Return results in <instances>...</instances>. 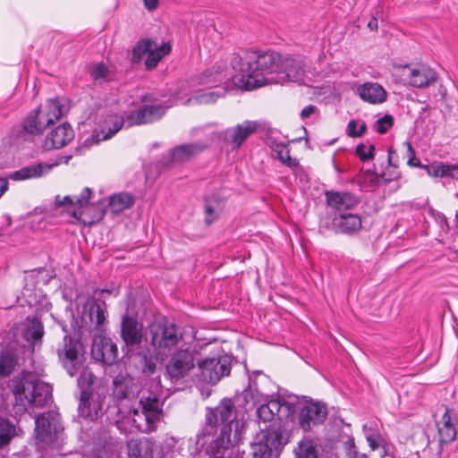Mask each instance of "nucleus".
Listing matches in <instances>:
<instances>
[{
  "mask_svg": "<svg viewBox=\"0 0 458 458\" xmlns=\"http://www.w3.org/2000/svg\"><path fill=\"white\" fill-rule=\"evenodd\" d=\"M281 61L282 55L274 51L246 50L242 55L233 53L230 64L238 72L233 76V83L245 90L276 84Z\"/></svg>",
  "mask_w": 458,
  "mask_h": 458,
  "instance_id": "f257e3e1",
  "label": "nucleus"
},
{
  "mask_svg": "<svg viewBox=\"0 0 458 458\" xmlns=\"http://www.w3.org/2000/svg\"><path fill=\"white\" fill-rule=\"evenodd\" d=\"M10 387L16 404L24 409L43 407L52 401V386L30 372L21 371L12 379Z\"/></svg>",
  "mask_w": 458,
  "mask_h": 458,
  "instance_id": "f03ea898",
  "label": "nucleus"
},
{
  "mask_svg": "<svg viewBox=\"0 0 458 458\" xmlns=\"http://www.w3.org/2000/svg\"><path fill=\"white\" fill-rule=\"evenodd\" d=\"M234 405L231 399H224L215 408L209 410L207 414L206 420L209 425H216L218 421L225 423L221 428L219 437L214 440L208 448L215 454H220L221 452L227 451L228 449L234 447L242 440V429L238 427V422L234 424L232 420Z\"/></svg>",
  "mask_w": 458,
  "mask_h": 458,
  "instance_id": "7ed1b4c3",
  "label": "nucleus"
},
{
  "mask_svg": "<svg viewBox=\"0 0 458 458\" xmlns=\"http://www.w3.org/2000/svg\"><path fill=\"white\" fill-rule=\"evenodd\" d=\"M66 112L60 98L47 100L45 106L30 111L23 119L22 131L30 135L42 134L50 124L58 121Z\"/></svg>",
  "mask_w": 458,
  "mask_h": 458,
  "instance_id": "20e7f679",
  "label": "nucleus"
},
{
  "mask_svg": "<svg viewBox=\"0 0 458 458\" xmlns=\"http://www.w3.org/2000/svg\"><path fill=\"white\" fill-rule=\"evenodd\" d=\"M94 378V375L88 370L81 372L78 378V385L83 388L81 392L78 411L80 416L91 420H97L102 413L105 399L104 396L89 389L88 386L93 383Z\"/></svg>",
  "mask_w": 458,
  "mask_h": 458,
  "instance_id": "39448f33",
  "label": "nucleus"
},
{
  "mask_svg": "<svg viewBox=\"0 0 458 458\" xmlns=\"http://www.w3.org/2000/svg\"><path fill=\"white\" fill-rule=\"evenodd\" d=\"M289 441V433L280 428L259 432L250 445L253 458H271Z\"/></svg>",
  "mask_w": 458,
  "mask_h": 458,
  "instance_id": "423d86ee",
  "label": "nucleus"
},
{
  "mask_svg": "<svg viewBox=\"0 0 458 458\" xmlns=\"http://www.w3.org/2000/svg\"><path fill=\"white\" fill-rule=\"evenodd\" d=\"M199 352L191 346H184L176 350L165 364V375L172 382L188 377L195 368Z\"/></svg>",
  "mask_w": 458,
  "mask_h": 458,
  "instance_id": "0eeeda50",
  "label": "nucleus"
},
{
  "mask_svg": "<svg viewBox=\"0 0 458 458\" xmlns=\"http://www.w3.org/2000/svg\"><path fill=\"white\" fill-rule=\"evenodd\" d=\"M150 344L158 351L170 350L182 340V332L165 318L153 321L149 326Z\"/></svg>",
  "mask_w": 458,
  "mask_h": 458,
  "instance_id": "6e6552de",
  "label": "nucleus"
},
{
  "mask_svg": "<svg viewBox=\"0 0 458 458\" xmlns=\"http://www.w3.org/2000/svg\"><path fill=\"white\" fill-rule=\"evenodd\" d=\"M140 411L139 409H132L134 415L144 417V421L133 418V425L140 431L144 433H151L157 430V422H158L163 416V410L158 397L155 395L142 396L140 399Z\"/></svg>",
  "mask_w": 458,
  "mask_h": 458,
  "instance_id": "1a4fd4ad",
  "label": "nucleus"
},
{
  "mask_svg": "<svg viewBox=\"0 0 458 458\" xmlns=\"http://www.w3.org/2000/svg\"><path fill=\"white\" fill-rule=\"evenodd\" d=\"M84 353L83 344L71 335H65L63 344L57 348L58 358L71 377L75 376L82 368Z\"/></svg>",
  "mask_w": 458,
  "mask_h": 458,
  "instance_id": "9d476101",
  "label": "nucleus"
},
{
  "mask_svg": "<svg viewBox=\"0 0 458 458\" xmlns=\"http://www.w3.org/2000/svg\"><path fill=\"white\" fill-rule=\"evenodd\" d=\"M232 359L228 355H221L217 358H207L203 360L198 359V377L199 380L215 385L223 377L228 376L231 371Z\"/></svg>",
  "mask_w": 458,
  "mask_h": 458,
  "instance_id": "9b49d317",
  "label": "nucleus"
},
{
  "mask_svg": "<svg viewBox=\"0 0 458 458\" xmlns=\"http://www.w3.org/2000/svg\"><path fill=\"white\" fill-rule=\"evenodd\" d=\"M171 52V46L168 43H163L157 46V42L144 38L140 40L133 47V59L139 62L143 55H147L145 66L148 70L157 67L161 59Z\"/></svg>",
  "mask_w": 458,
  "mask_h": 458,
  "instance_id": "f8f14e48",
  "label": "nucleus"
},
{
  "mask_svg": "<svg viewBox=\"0 0 458 458\" xmlns=\"http://www.w3.org/2000/svg\"><path fill=\"white\" fill-rule=\"evenodd\" d=\"M91 355L97 361L112 365L118 360V348L109 337L98 335L93 338Z\"/></svg>",
  "mask_w": 458,
  "mask_h": 458,
  "instance_id": "ddd939ff",
  "label": "nucleus"
},
{
  "mask_svg": "<svg viewBox=\"0 0 458 458\" xmlns=\"http://www.w3.org/2000/svg\"><path fill=\"white\" fill-rule=\"evenodd\" d=\"M327 416L325 404L320 403H306L301 409L299 424L303 430H310L313 426L324 422Z\"/></svg>",
  "mask_w": 458,
  "mask_h": 458,
  "instance_id": "4468645a",
  "label": "nucleus"
},
{
  "mask_svg": "<svg viewBox=\"0 0 458 458\" xmlns=\"http://www.w3.org/2000/svg\"><path fill=\"white\" fill-rule=\"evenodd\" d=\"M113 394L117 399H132L140 392L138 380L127 373H120L113 379Z\"/></svg>",
  "mask_w": 458,
  "mask_h": 458,
  "instance_id": "2eb2a0df",
  "label": "nucleus"
},
{
  "mask_svg": "<svg viewBox=\"0 0 458 458\" xmlns=\"http://www.w3.org/2000/svg\"><path fill=\"white\" fill-rule=\"evenodd\" d=\"M304 73L302 61L290 55L282 56L278 71L277 83L283 84L287 81H298L302 79Z\"/></svg>",
  "mask_w": 458,
  "mask_h": 458,
  "instance_id": "dca6fc26",
  "label": "nucleus"
},
{
  "mask_svg": "<svg viewBox=\"0 0 458 458\" xmlns=\"http://www.w3.org/2000/svg\"><path fill=\"white\" fill-rule=\"evenodd\" d=\"M35 423L37 438L42 442H51L63 429L58 420L50 413H43L38 416Z\"/></svg>",
  "mask_w": 458,
  "mask_h": 458,
  "instance_id": "f3484780",
  "label": "nucleus"
},
{
  "mask_svg": "<svg viewBox=\"0 0 458 458\" xmlns=\"http://www.w3.org/2000/svg\"><path fill=\"white\" fill-rule=\"evenodd\" d=\"M259 124L256 121H244L234 127L228 128L225 131V140L230 143L233 148H238L256 131Z\"/></svg>",
  "mask_w": 458,
  "mask_h": 458,
  "instance_id": "a211bd4d",
  "label": "nucleus"
},
{
  "mask_svg": "<svg viewBox=\"0 0 458 458\" xmlns=\"http://www.w3.org/2000/svg\"><path fill=\"white\" fill-rule=\"evenodd\" d=\"M325 195L327 206L335 211V214L348 212L360 202L359 199L350 192L327 191Z\"/></svg>",
  "mask_w": 458,
  "mask_h": 458,
  "instance_id": "6ab92c4d",
  "label": "nucleus"
},
{
  "mask_svg": "<svg viewBox=\"0 0 458 458\" xmlns=\"http://www.w3.org/2000/svg\"><path fill=\"white\" fill-rule=\"evenodd\" d=\"M74 137L70 124L64 123L53 129L46 137L44 148L47 150L60 148L68 144Z\"/></svg>",
  "mask_w": 458,
  "mask_h": 458,
  "instance_id": "aec40b11",
  "label": "nucleus"
},
{
  "mask_svg": "<svg viewBox=\"0 0 458 458\" xmlns=\"http://www.w3.org/2000/svg\"><path fill=\"white\" fill-rule=\"evenodd\" d=\"M332 227L336 233L352 234L361 229V218L350 212L335 214L332 218Z\"/></svg>",
  "mask_w": 458,
  "mask_h": 458,
  "instance_id": "412c9836",
  "label": "nucleus"
},
{
  "mask_svg": "<svg viewBox=\"0 0 458 458\" xmlns=\"http://www.w3.org/2000/svg\"><path fill=\"white\" fill-rule=\"evenodd\" d=\"M121 335L126 345H136L142 340V326L127 313L122 318Z\"/></svg>",
  "mask_w": 458,
  "mask_h": 458,
  "instance_id": "4be33fe9",
  "label": "nucleus"
},
{
  "mask_svg": "<svg viewBox=\"0 0 458 458\" xmlns=\"http://www.w3.org/2000/svg\"><path fill=\"white\" fill-rule=\"evenodd\" d=\"M44 335V327L40 320L34 318L32 319L28 318V322L24 327L22 336L26 342L23 347L26 352L32 353L34 352L35 345L38 343H41Z\"/></svg>",
  "mask_w": 458,
  "mask_h": 458,
  "instance_id": "5701e85b",
  "label": "nucleus"
},
{
  "mask_svg": "<svg viewBox=\"0 0 458 458\" xmlns=\"http://www.w3.org/2000/svg\"><path fill=\"white\" fill-rule=\"evenodd\" d=\"M155 442L148 437H142L131 438L127 442L129 458H152Z\"/></svg>",
  "mask_w": 458,
  "mask_h": 458,
  "instance_id": "b1692460",
  "label": "nucleus"
},
{
  "mask_svg": "<svg viewBox=\"0 0 458 458\" xmlns=\"http://www.w3.org/2000/svg\"><path fill=\"white\" fill-rule=\"evenodd\" d=\"M437 80V72L427 65L411 69L409 83L415 88H427Z\"/></svg>",
  "mask_w": 458,
  "mask_h": 458,
  "instance_id": "393cba45",
  "label": "nucleus"
},
{
  "mask_svg": "<svg viewBox=\"0 0 458 458\" xmlns=\"http://www.w3.org/2000/svg\"><path fill=\"white\" fill-rule=\"evenodd\" d=\"M445 412L442 416L440 424H437L439 440L441 443L449 444L453 442L457 435L456 428L454 425V411L444 405Z\"/></svg>",
  "mask_w": 458,
  "mask_h": 458,
  "instance_id": "a878e982",
  "label": "nucleus"
},
{
  "mask_svg": "<svg viewBox=\"0 0 458 458\" xmlns=\"http://www.w3.org/2000/svg\"><path fill=\"white\" fill-rule=\"evenodd\" d=\"M360 98L370 104H381L386 100V91L377 82H365L358 87Z\"/></svg>",
  "mask_w": 458,
  "mask_h": 458,
  "instance_id": "bb28decb",
  "label": "nucleus"
},
{
  "mask_svg": "<svg viewBox=\"0 0 458 458\" xmlns=\"http://www.w3.org/2000/svg\"><path fill=\"white\" fill-rule=\"evenodd\" d=\"M206 148V146L200 143H189L174 147L171 149V160L174 163H183L189 161L191 157L199 154Z\"/></svg>",
  "mask_w": 458,
  "mask_h": 458,
  "instance_id": "cd10ccee",
  "label": "nucleus"
},
{
  "mask_svg": "<svg viewBox=\"0 0 458 458\" xmlns=\"http://www.w3.org/2000/svg\"><path fill=\"white\" fill-rule=\"evenodd\" d=\"M123 124V118L118 114H109L106 117L104 125L99 132H95V141L106 140L112 138L120 131Z\"/></svg>",
  "mask_w": 458,
  "mask_h": 458,
  "instance_id": "c85d7f7f",
  "label": "nucleus"
},
{
  "mask_svg": "<svg viewBox=\"0 0 458 458\" xmlns=\"http://www.w3.org/2000/svg\"><path fill=\"white\" fill-rule=\"evenodd\" d=\"M89 317L92 325H94V328L98 332H103L105 330V325L106 324V305L104 301L98 302L93 301L89 303Z\"/></svg>",
  "mask_w": 458,
  "mask_h": 458,
  "instance_id": "c756f323",
  "label": "nucleus"
},
{
  "mask_svg": "<svg viewBox=\"0 0 458 458\" xmlns=\"http://www.w3.org/2000/svg\"><path fill=\"white\" fill-rule=\"evenodd\" d=\"M91 195V190L89 188H85L83 191L81 192V195L80 198L76 199V204L79 205L80 208H82L81 210H73L72 211V216L80 219L83 222L85 225H92L96 223L97 221H99L103 218L105 215V211L101 210L98 212V214L96 216L95 219L88 220L86 218H82L81 216L85 215L86 210L89 209V208L85 207L90 198Z\"/></svg>",
  "mask_w": 458,
  "mask_h": 458,
  "instance_id": "7c9ffc66",
  "label": "nucleus"
},
{
  "mask_svg": "<svg viewBox=\"0 0 458 458\" xmlns=\"http://www.w3.org/2000/svg\"><path fill=\"white\" fill-rule=\"evenodd\" d=\"M225 94V88H220L216 90H209L203 91L200 90L197 92L194 96L189 98L186 101V104H198V105H207L213 104L216 102V100Z\"/></svg>",
  "mask_w": 458,
  "mask_h": 458,
  "instance_id": "2f4dec72",
  "label": "nucleus"
},
{
  "mask_svg": "<svg viewBox=\"0 0 458 458\" xmlns=\"http://www.w3.org/2000/svg\"><path fill=\"white\" fill-rule=\"evenodd\" d=\"M296 458H318V448L311 438H302L294 448Z\"/></svg>",
  "mask_w": 458,
  "mask_h": 458,
  "instance_id": "473e14b6",
  "label": "nucleus"
},
{
  "mask_svg": "<svg viewBox=\"0 0 458 458\" xmlns=\"http://www.w3.org/2000/svg\"><path fill=\"white\" fill-rule=\"evenodd\" d=\"M134 204V197L126 192L114 194L109 198V207L113 213H120Z\"/></svg>",
  "mask_w": 458,
  "mask_h": 458,
  "instance_id": "72a5a7b5",
  "label": "nucleus"
},
{
  "mask_svg": "<svg viewBox=\"0 0 458 458\" xmlns=\"http://www.w3.org/2000/svg\"><path fill=\"white\" fill-rule=\"evenodd\" d=\"M127 123L130 126L152 123L147 105L131 112L127 116Z\"/></svg>",
  "mask_w": 458,
  "mask_h": 458,
  "instance_id": "f704fd0d",
  "label": "nucleus"
},
{
  "mask_svg": "<svg viewBox=\"0 0 458 458\" xmlns=\"http://www.w3.org/2000/svg\"><path fill=\"white\" fill-rule=\"evenodd\" d=\"M43 174V166L37 164L30 166H25L13 173L10 177L13 180H27L30 178L40 177Z\"/></svg>",
  "mask_w": 458,
  "mask_h": 458,
  "instance_id": "c9c22d12",
  "label": "nucleus"
},
{
  "mask_svg": "<svg viewBox=\"0 0 458 458\" xmlns=\"http://www.w3.org/2000/svg\"><path fill=\"white\" fill-rule=\"evenodd\" d=\"M276 411H278L276 401V399H272L258 407L257 416L263 421L268 422L276 418Z\"/></svg>",
  "mask_w": 458,
  "mask_h": 458,
  "instance_id": "e433bc0d",
  "label": "nucleus"
},
{
  "mask_svg": "<svg viewBox=\"0 0 458 458\" xmlns=\"http://www.w3.org/2000/svg\"><path fill=\"white\" fill-rule=\"evenodd\" d=\"M15 434V426L8 420L0 418V448L7 445Z\"/></svg>",
  "mask_w": 458,
  "mask_h": 458,
  "instance_id": "4c0bfd02",
  "label": "nucleus"
},
{
  "mask_svg": "<svg viewBox=\"0 0 458 458\" xmlns=\"http://www.w3.org/2000/svg\"><path fill=\"white\" fill-rule=\"evenodd\" d=\"M17 364L15 356L10 352H4L0 355V376L7 377L14 369Z\"/></svg>",
  "mask_w": 458,
  "mask_h": 458,
  "instance_id": "58836bf2",
  "label": "nucleus"
},
{
  "mask_svg": "<svg viewBox=\"0 0 458 458\" xmlns=\"http://www.w3.org/2000/svg\"><path fill=\"white\" fill-rule=\"evenodd\" d=\"M274 151L276 154V157L285 165L289 167H295L298 165V161L295 158H292L290 151L284 144H276Z\"/></svg>",
  "mask_w": 458,
  "mask_h": 458,
  "instance_id": "ea45409f",
  "label": "nucleus"
},
{
  "mask_svg": "<svg viewBox=\"0 0 458 458\" xmlns=\"http://www.w3.org/2000/svg\"><path fill=\"white\" fill-rule=\"evenodd\" d=\"M278 411L276 412V419L279 420H287L293 416L295 412V405L285 400L276 399Z\"/></svg>",
  "mask_w": 458,
  "mask_h": 458,
  "instance_id": "a19ab883",
  "label": "nucleus"
},
{
  "mask_svg": "<svg viewBox=\"0 0 458 458\" xmlns=\"http://www.w3.org/2000/svg\"><path fill=\"white\" fill-rule=\"evenodd\" d=\"M421 168L425 169L429 176L433 177H445L446 170L445 165L442 163H433L428 165H422Z\"/></svg>",
  "mask_w": 458,
  "mask_h": 458,
  "instance_id": "79ce46f5",
  "label": "nucleus"
},
{
  "mask_svg": "<svg viewBox=\"0 0 458 458\" xmlns=\"http://www.w3.org/2000/svg\"><path fill=\"white\" fill-rule=\"evenodd\" d=\"M108 72L107 66L102 63L94 64L89 68L90 76L95 81L106 79L108 75Z\"/></svg>",
  "mask_w": 458,
  "mask_h": 458,
  "instance_id": "37998d69",
  "label": "nucleus"
},
{
  "mask_svg": "<svg viewBox=\"0 0 458 458\" xmlns=\"http://www.w3.org/2000/svg\"><path fill=\"white\" fill-rule=\"evenodd\" d=\"M394 125V118L391 114H385L377 120L376 131L380 133H386Z\"/></svg>",
  "mask_w": 458,
  "mask_h": 458,
  "instance_id": "c03bdc74",
  "label": "nucleus"
},
{
  "mask_svg": "<svg viewBox=\"0 0 458 458\" xmlns=\"http://www.w3.org/2000/svg\"><path fill=\"white\" fill-rule=\"evenodd\" d=\"M367 174L371 176L370 182L372 185H377L378 183L379 177L383 178L386 182H391L399 177V174L396 171H393L389 173V174H387L386 172H383L378 175L377 174L370 173L369 171H368Z\"/></svg>",
  "mask_w": 458,
  "mask_h": 458,
  "instance_id": "a18cd8bd",
  "label": "nucleus"
},
{
  "mask_svg": "<svg viewBox=\"0 0 458 458\" xmlns=\"http://www.w3.org/2000/svg\"><path fill=\"white\" fill-rule=\"evenodd\" d=\"M152 123L159 120L166 112L168 106L164 105H147Z\"/></svg>",
  "mask_w": 458,
  "mask_h": 458,
  "instance_id": "49530a36",
  "label": "nucleus"
},
{
  "mask_svg": "<svg viewBox=\"0 0 458 458\" xmlns=\"http://www.w3.org/2000/svg\"><path fill=\"white\" fill-rule=\"evenodd\" d=\"M344 445L348 458H368L366 454L358 452L353 438L348 439Z\"/></svg>",
  "mask_w": 458,
  "mask_h": 458,
  "instance_id": "de8ad7c7",
  "label": "nucleus"
},
{
  "mask_svg": "<svg viewBox=\"0 0 458 458\" xmlns=\"http://www.w3.org/2000/svg\"><path fill=\"white\" fill-rule=\"evenodd\" d=\"M366 439L372 451L377 450L384 443L383 438L378 434H368L366 433Z\"/></svg>",
  "mask_w": 458,
  "mask_h": 458,
  "instance_id": "09e8293b",
  "label": "nucleus"
},
{
  "mask_svg": "<svg viewBox=\"0 0 458 458\" xmlns=\"http://www.w3.org/2000/svg\"><path fill=\"white\" fill-rule=\"evenodd\" d=\"M157 370V363L147 356L143 357L142 372L146 375H153Z\"/></svg>",
  "mask_w": 458,
  "mask_h": 458,
  "instance_id": "8fccbe9b",
  "label": "nucleus"
},
{
  "mask_svg": "<svg viewBox=\"0 0 458 458\" xmlns=\"http://www.w3.org/2000/svg\"><path fill=\"white\" fill-rule=\"evenodd\" d=\"M358 125V123L357 121L355 120H351L349 123H348V125H347V133L350 137H352V138H356L358 137V131L356 130V127Z\"/></svg>",
  "mask_w": 458,
  "mask_h": 458,
  "instance_id": "3c124183",
  "label": "nucleus"
},
{
  "mask_svg": "<svg viewBox=\"0 0 458 458\" xmlns=\"http://www.w3.org/2000/svg\"><path fill=\"white\" fill-rule=\"evenodd\" d=\"M445 168H447L445 176L458 180V165H445Z\"/></svg>",
  "mask_w": 458,
  "mask_h": 458,
  "instance_id": "603ef678",
  "label": "nucleus"
},
{
  "mask_svg": "<svg viewBox=\"0 0 458 458\" xmlns=\"http://www.w3.org/2000/svg\"><path fill=\"white\" fill-rule=\"evenodd\" d=\"M317 111V106L314 105H310L306 107H304L301 112V117L302 119L310 117L311 114H313Z\"/></svg>",
  "mask_w": 458,
  "mask_h": 458,
  "instance_id": "864d4df0",
  "label": "nucleus"
},
{
  "mask_svg": "<svg viewBox=\"0 0 458 458\" xmlns=\"http://www.w3.org/2000/svg\"><path fill=\"white\" fill-rule=\"evenodd\" d=\"M55 204L59 207L61 206H66V205H73L74 201L70 196H65L63 199H61L59 196L55 199Z\"/></svg>",
  "mask_w": 458,
  "mask_h": 458,
  "instance_id": "5fc2aeb1",
  "label": "nucleus"
},
{
  "mask_svg": "<svg viewBox=\"0 0 458 458\" xmlns=\"http://www.w3.org/2000/svg\"><path fill=\"white\" fill-rule=\"evenodd\" d=\"M403 145L406 148L407 157H408V160L411 161V159H412V157L416 156L415 155V150L412 148L411 143L410 141H408V140L404 141Z\"/></svg>",
  "mask_w": 458,
  "mask_h": 458,
  "instance_id": "6e6d98bb",
  "label": "nucleus"
},
{
  "mask_svg": "<svg viewBox=\"0 0 458 458\" xmlns=\"http://www.w3.org/2000/svg\"><path fill=\"white\" fill-rule=\"evenodd\" d=\"M395 154H396L395 149H394L393 148H389L387 161H388L389 166L394 167V169L397 168V166H398V165L394 162V155H395Z\"/></svg>",
  "mask_w": 458,
  "mask_h": 458,
  "instance_id": "4d7b16f0",
  "label": "nucleus"
},
{
  "mask_svg": "<svg viewBox=\"0 0 458 458\" xmlns=\"http://www.w3.org/2000/svg\"><path fill=\"white\" fill-rule=\"evenodd\" d=\"M144 5L148 11H153L157 8L158 0H143Z\"/></svg>",
  "mask_w": 458,
  "mask_h": 458,
  "instance_id": "13d9d810",
  "label": "nucleus"
},
{
  "mask_svg": "<svg viewBox=\"0 0 458 458\" xmlns=\"http://www.w3.org/2000/svg\"><path fill=\"white\" fill-rule=\"evenodd\" d=\"M374 150L375 146L373 144L369 145L367 155L361 156V161L372 159L374 157Z\"/></svg>",
  "mask_w": 458,
  "mask_h": 458,
  "instance_id": "bf43d9fd",
  "label": "nucleus"
},
{
  "mask_svg": "<svg viewBox=\"0 0 458 458\" xmlns=\"http://www.w3.org/2000/svg\"><path fill=\"white\" fill-rule=\"evenodd\" d=\"M368 28L370 30H377V27H378V22H377V19L374 16H372L370 18V20L368 22Z\"/></svg>",
  "mask_w": 458,
  "mask_h": 458,
  "instance_id": "052dcab7",
  "label": "nucleus"
},
{
  "mask_svg": "<svg viewBox=\"0 0 458 458\" xmlns=\"http://www.w3.org/2000/svg\"><path fill=\"white\" fill-rule=\"evenodd\" d=\"M205 212L207 215L206 222L208 225H209L213 221V218H211L210 216L214 214V209L210 206H207L205 208Z\"/></svg>",
  "mask_w": 458,
  "mask_h": 458,
  "instance_id": "680f3d73",
  "label": "nucleus"
},
{
  "mask_svg": "<svg viewBox=\"0 0 458 458\" xmlns=\"http://www.w3.org/2000/svg\"><path fill=\"white\" fill-rule=\"evenodd\" d=\"M8 189V181L5 178H0V197Z\"/></svg>",
  "mask_w": 458,
  "mask_h": 458,
  "instance_id": "e2e57ef3",
  "label": "nucleus"
},
{
  "mask_svg": "<svg viewBox=\"0 0 458 458\" xmlns=\"http://www.w3.org/2000/svg\"><path fill=\"white\" fill-rule=\"evenodd\" d=\"M407 165L410 166H412V167H421L422 166V165H420V160L416 158V156L412 157V159H411V161L407 160Z\"/></svg>",
  "mask_w": 458,
  "mask_h": 458,
  "instance_id": "0e129e2a",
  "label": "nucleus"
},
{
  "mask_svg": "<svg viewBox=\"0 0 458 458\" xmlns=\"http://www.w3.org/2000/svg\"><path fill=\"white\" fill-rule=\"evenodd\" d=\"M356 153L360 157V159H361V156L367 155V153L365 152V145L364 144H359L356 147Z\"/></svg>",
  "mask_w": 458,
  "mask_h": 458,
  "instance_id": "69168bd1",
  "label": "nucleus"
},
{
  "mask_svg": "<svg viewBox=\"0 0 458 458\" xmlns=\"http://www.w3.org/2000/svg\"><path fill=\"white\" fill-rule=\"evenodd\" d=\"M367 131V125L365 123H362L360 125V128L359 130H357L358 131V137L361 136L365 131Z\"/></svg>",
  "mask_w": 458,
  "mask_h": 458,
  "instance_id": "338daca9",
  "label": "nucleus"
},
{
  "mask_svg": "<svg viewBox=\"0 0 458 458\" xmlns=\"http://www.w3.org/2000/svg\"><path fill=\"white\" fill-rule=\"evenodd\" d=\"M130 415L131 416V420L133 421V418H136L137 420H140L141 421H144V417H140V415H134L132 413V409L129 411Z\"/></svg>",
  "mask_w": 458,
  "mask_h": 458,
  "instance_id": "774afa93",
  "label": "nucleus"
}]
</instances>
